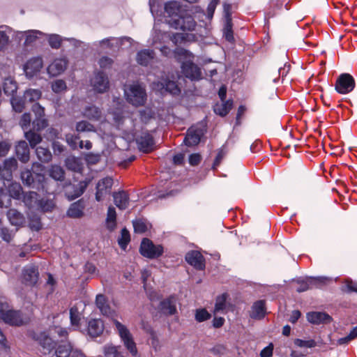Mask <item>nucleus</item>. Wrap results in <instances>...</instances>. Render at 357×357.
<instances>
[{
  "label": "nucleus",
  "instance_id": "c03bdc74",
  "mask_svg": "<svg viewBox=\"0 0 357 357\" xmlns=\"http://www.w3.org/2000/svg\"><path fill=\"white\" fill-rule=\"evenodd\" d=\"M54 206L55 204L51 199H39L36 209L47 212L51 211Z\"/></svg>",
  "mask_w": 357,
  "mask_h": 357
},
{
  "label": "nucleus",
  "instance_id": "79ce46f5",
  "mask_svg": "<svg viewBox=\"0 0 357 357\" xmlns=\"http://www.w3.org/2000/svg\"><path fill=\"white\" fill-rule=\"evenodd\" d=\"M331 280V278H328L327 277H319L314 279V281H311L310 284L307 282H302L301 284L300 287L297 289L298 292H303L306 290H307L310 288V285L315 283H321V284H326Z\"/></svg>",
  "mask_w": 357,
  "mask_h": 357
},
{
  "label": "nucleus",
  "instance_id": "338daca9",
  "mask_svg": "<svg viewBox=\"0 0 357 357\" xmlns=\"http://www.w3.org/2000/svg\"><path fill=\"white\" fill-rule=\"evenodd\" d=\"M113 61L107 56H103L99 60L100 67L102 68H107L112 66Z\"/></svg>",
  "mask_w": 357,
  "mask_h": 357
},
{
  "label": "nucleus",
  "instance_id": "bf43d9fd",
  "mask_svg": "<svg viewBox=\"0 0 357 357\" xmlns=\"http://www.w3.org/2000/svg\"><path fill=\"white\" fill-rule=\"evenodd\" d=\"M294 344L299 347L312 348L314 347L317 344L313 340H303L301 339H296Z\"/></svg>",
  "mask_w": 357,
  "mask_h": 357
},
{
  "label": "nucleus",
  "instance_id": "a18cd8bd",
  "mask_svg": "<svg viewBox=\"0 0 357 357\" xmlns=\"http://www.w3.org/2000/svg\"><path fill=\"white\" fill-rule=\"evenodd\" d=\"M41 96V92L38 89H28L24 92V99L25 102H34Z\"/></svg>",
  "mask_w": 357,
  "mask_h": 357
},
{
  "label": "nucleus",
  "instance_id": "2f4dec72",
  "mask_svg": "<svg viewBox=\"0 0 357 357\" xmlns=\"http://www.w3.org/2000/svg\"><path fill=\"white\" fill-rule=\"evenodd\" d=\"M282 67L270 66L264 73V79L267 83L276 82L280 77Z\"/></svg>",
  "mask_w": 357,
  "mask_h": 357
},
{
  "label": "nucleus",
  "instance_id": "f704fd0d",
  "mask_svg": "<svg viewBox=\"0 0 357 357\" xmlns=\"http://www.w3.org/2000/svg\"><path fill=\"white\" fill-rule=\"evenodd\" d=\"M232 107V101L227 100L222 101L220 103H217L214 106V112L215 114L221 116H224L228 114Z\"/></svg>",
  "mask_w": 357,
  "mask_h": 357
},
{
  "label": "nucleus",
  "instance_id": "864d4df0",
  "mask_svg": "<svg viewBox=\"0 0 357 357\" xmlns=\"http://www.w3.org/2000/svg\"><path fill=\"white\" fill-rule=\"evenodd\" d=\"M52 89L55 93H61L67 89L66 82L62 79H56L52 82Z\"/></svg>",
  "mask_w": 357,
  "mask_h": 357
},
{
  "label": "nucleus",
  "instance_id": "412c9836",
  "mask_svg": "<svg viewBox=\"0 0 357 357\" xmlns=\"http://www.w3.org/2000/svg\"><path fill=\"white\" fill-rule=\"evenodd\" d=\"M183 73L190 79H199L202 73L200 69L192 62H185L182 65Z\"/></svg>",
  "mask_w": 357,
  "mask_h": 357
},
{
  "label": "nucleus",
  "instance_id": "e2e57ef3",
  "mask_svg": "<svg viewBox=\"0 0 357 357\" xmlns=\"http://www.w3.org/2000/svg\"><path fill=\"white\" fill-rule=\"evenodd\" d=\"M31 121V117L29 113H24L20 119V125L22 128L25 130L28 129Z\"/></svg>",
  "mask_w": 357,
  "mask_h": 357
},
{
  "label": "nucleus",
  "instance_id": "e433bc0d",
  "mask_svg": "<svg viewBox=\"0 0 357 357\" xmlns=\"http://www.w3.org/2000/svg\"><path fill=\"white\" fill-rule=\"evenodd\" d=\"M8 190L9 195L13 199L20 200L22 197L23 190L21 185L19 183L13 182L8 187Z\"/></svg>",
  "mask_w": 357,
  "mask_h": 357
},
{
  "label": "nucleus",
  "instance_id": "7ed1b4c3",
  "mask_svg": "<svg viewBox=\"0 0 357 357\" xmlns=\"http://www.w3.org/2000/svg\"><path fill=\"white\" fill-rule=\"evenodd\" d=\"M114 324L117 328L119 335L123 342L124 346L130 352L132 356H136L137 349L136 344L133 340L132 334L129 330L119 321L115 320Z\"/></svg>",
  "mask_w": 357,
  "mask_h": 357
},
{
  "label": "nucleus",
  "instance_id": "1a4fd4ad",
  "mask_svg": "<svg viewBox=\"0 0 357 357\" xmlns=\"http://www.w3.org/2000/svg\"><path fill=\"white\" fill-rule=\"evenodd\" d=\"M43 66L41 57H33L29 59L24 65L23 69L25 75L29 78H32L38 75Z\"/></svg>",
  "mask_w": 357,
  "mask_h": 357
},
{
  "label": "nucleus",
  "instance_id": "4468645a",
  "mask_svg": "<svg viewBox=\"0 0 357 357\" xmlns=\"http://www.w3.org/2000/svg\"><path fill=\"white\" fill-rule=\"evenodd\" d=\"M202 135L203 132L202 129L192 126L188 130L183 142L188 146L197 145L200 142V139Z\"/></svg>",
  "mask_w": 357,
  "mask_h": 357
},
{
  "label": "nucleus",
  "instance_id": "9d476101",
  "mask_svg": "<svg viewBox=\"0 0 357 357\" xmlns=\"http://www.w3.org/2000/svg\"><path fill=\"white\" fill-rule=\"evenodd\" d=\"M32 111L35 114V119L33 121V128L37 131H40L47 127L48 123L45 118L44 108L38 103H35L32 106Z\"/></svg>",
  "mask_w": 357,
  "mask_h": 357
},
{
  "label": "nucleus",
  "instance_id": "473e14b6",
  "mask_svg": "<svg viewBox=\"0 0 357 357\" xmlns=\"http://www.w3.org/2000/svg\"><path fill=\"white\" fill-rule=\"evenodd\" d=\"M103 324L100 319H93L89 322L88 333L92 337L99 336L103 331Z\"/></svg>",
  "mask_w": 357,
  "mask_h": 357
},
{
  "label": "nucleus",
  "instance_id": "a878e982",
  "mask_svg": "<svg viewBox=\"0 0 357 357\" xmlns=\"http://www.w3.org/2000/svg\"><path fill=\"white\" fill-rule=\"evenodd\" d=\"M82 115L91 121H100L102 116V111L95 105L86 106L83 109Z\"/></svg>",
  "mask_w": 357,
  "mask_h": 357
},
{
  "label": "nucleus",
  "instance_id": "680f3d73",
  "mask_svg": "<svg viewBox=\"0 0 357 357\" xmlns=\"http://www.w3.org/2000/svg\"><path fill=\"white\" fill-rule=\"evenodd\" d=\"M357 337V326L354 328L353 330L349 333L348 335L344 337L340 338L338 340V343L340 344H347L349 341L354 340Z\"/></svg>",
  "mask_w": 357,
  "mask_h": 357
},
{
  "label": "nucleus",
  "instance_id": "ea45409f",
  "mask_svg": "<svg viewBox=\"0 0 357 357\" xmlns=\"http://www.w3.org/2000/svg\"><path fill=\"white\" fill-rule=\"evenodd\" d=\"M36 153L39 160L43 162H48L52 160V155L50 151L45 147L38 146L36 149Z\"/></svg>",
  "mask_w": 357,
  "mask_h": 357
},
{
  "label": "nucleus",
  "instance_id": "393cba45",
  "mask_svg": "<svg viewBox=\"0 0 357 357\" xmlns=\"http://www.w3.org/2000/svg\"><path fill=\"white\" fill-rule=\"evenodd\" d=\"M96 304L103 315L112 316L113 314V310L111 309L107 299L103 294L96 296Z\"/></svg>",
  "mask_w": 357,
  "mask_h": 357
},
{
  "label": "nucleus",
  "instance_id": "f257e3e1",
  "mask_svg": "<svg viewBox=\"0 0 357 357\" xmlns=\"http://www.w3.org/2000/svg\"><path fill=\"white\" fill-rule=\"evenodd\" d=\"M0 320L15 326L26 324L29 321L20 311L10 309L6 303H0Z\"/></svg>",
  "mask_w": 357,
  "mask_h": 357
},
{
  "label": "nucleus",
  "instance_id": "6e6d98bb",
  "mask_svg": "<svg viewBox=\"0 0 357 357\" xmlns=\"http://www.w3.org/2000/svg\"><path fill=\"white\" fill-rule=\"evenodd\" d=\"M226 298H227V296L225 294H222L216 298L215 309H214L215 313L222 311L225 308Z\"/></svg>",
  "mask_w": 357,
  "mask_h": 357
},
{
  "label": "nucleus",
  "instance_id": "603ef678",
  "mask_svg": "<svg viewBox=\"0 0 357 357\" xmlns=\"http://www.w3.org/2000/svg\"><path fill=\"white\" fill-rule=\"evenodd\" d=\"M195 319L198 322H202L211 318V314L204 308L197 309L195 311Z\"/></svg>",
  "mask_w": 357,
  "mask_h": 357
},
{
  "label": "nucleus",
  "instance_id": "052dcab7",
  "mask_svg": "<svg viewBox=\"0 0 357 357\" xmlns=\"http://www.w3.org/2000/svg\"><path fill=\"white\" fill-rule=\"evenodd\" d=\"M49 44L54 49H58L61 46V39L59 35L52 34L49 36Z\"/></svg>",
  "mask_w": 357,
  "mask_h": 357
},
{
  "label": "nucleus",
  "instance_id": "5701e85b",
  "mask_svg": "<svg viewBox=\"0 0 357 357\" xmlns=\"http://www.w3.org/2000/svg\"><path fill=\"white\" fill-rule=\"evenodd\" d=\"M266 314L265 303L264 301H258L252 305L250 312V317L252 319L260 320Z\"/></svg>",
  "mask_w": 357,
  "mask_h": 357
},
{
  "label": "nucleus",
  "instance_id": "39448f33",
  "mask_svg": "<svg viewBox=\"0 0 357 357\" xmlns=\"http://www.w3.org/2000/svg\"><path fill=\"white\" fill-rule=\"evenodd\" d=\"M140 253L145 257L154 259L160 257L163 253V248L160 245H154L153 242L144 238L141 243Z\"/></svg>",
  "mask_w": 357,
  "mask_h": 357
},
{
  "label": "nucleus",
  "instance_id": "13d9d810",
  "mask_svg": "<svg viewBox=\"0 0 357 357\" xmlns=\"http://www.w3.org/2000/svg\"><path fill=\"white\" fill-rule=\"evenodd\" d=\"M21 179L23 183L27 186H30L33 183V177L31 171L25 169L21 173Z\"/></svg>",
  "mask_w": 357,
  "mask_h": 357
},
{
  "label": "nucleus",
  "instance_id": "a211bd4d",
  "mask_svg": "<svg viewBox=\"0 0 357 357\" xmlns=\"http://www.w3.org/2000/svg\"><path fill=\"white\" fill-rule=\"evenodd\" d=\"M68 61L66 59H56L47 67V73L51 76H57L66 69Z\"/></svg>",
  "mask_w": 357,
  "mask_h": 357
},
{
  "label": "nucleus",
  "instance_id": "bb28decb",
  "mask_svg": "<svg viewBox=\"0 0 357 357\" xmlns=\"http://www.w3.org/2000/svg\"><path fill=\"white\" fill-rule=\"evenodd\" d=\"M16 154L19 160L26 163L29 160V149L25 141H20L15 146Z\"/></svg>",
  "mask_w": 357,
  "mask_h": 357
},
{
  "label": "nucleus",
  "instance_id": "4be33fe9",
  "mask_svg": "<svg viewBox=\"0 0 357 357\" xmlns=\"http://www.w3.org/2000/svg\"><path fill=\"white\" fill-rule=\"evenodd\" d=\"M165 10L166 13L171 19L179 17L182 14V7L181 3L176 1H169L165 3Z\"/></svg>",
  "mask_w": 357,
  "mask_h": 357
},
{
  "label": "nucleus",
  "instance_id": "20e7f679",
  "mask_svg": "<svg viewBox=\"0 0 357 357\" xmlns=\"http://www.w3.org/2000/svg\"><path fill=\"white\" fill-rule=\"evenodd\" d=\"M90 85L94 92L104 93L109 89V80L103 72H97L90 79Z\"/></svg>",
  "mask_w": 357,
  "mask_h": 357
},
{
  "label": "nucleus",
  "instance_id": "9b49d317",
  "mask_svg": "<svg viewBox=\"0 0 357 357\" xmlns=\"http://www.w3.org/2000/svg\"><path fill=\"white\" fill-rule=\"evenodd\" d=\"M39 279L38 268L34 265H28L22 271V282L27 286H35Z\"/></svg>",
  "mask_w": 357,
  "mask_h": 357
},
{
  "label": "nucleus",
  "instance_id": "7c9ffc66",
  "mask_svg": "<svg viewBox=\"0 0 357 357\" xmlns=\"http://www.w3.org/2000/svg\"><path fill=\"white\" fill-rule=\"evenodd\" d=\"M7 217L10 222L15 226H21L25 221L23 214L15 208H10L8 211Z\"/></svg>",
  "mask_w": 357,
  "mask_h": 357
},
{
  "label": "nucleus",
  "instance_id": "5fc2aeb1",
  "mask_svg": "<svg viewBox=\"0 0 357 357\" xmlns=\"http://www.w3.org/2000/svg\"><path fill=\"white\" fill-rule=\"evenodd\" d=\"M118 241L120 247L123 249H125L128 243L130 242V234L126 228L121 229V238Z\"/></svg>",
  "mask_w": 357,
  "mask_h": 357
},
{
  "label": "nucleus",
  "instance_id": "4d7b16f0",
  "mask_svg": "<svg viewBox=\"0 0 357 357\" xmlns=\"http://www.w3.org/2000/svg\"><path fill=\"white\" fill-rule=\"evenodd\" d=\"M66 165L68 169L74 172H78L80 169L79 161L75 157H69L66 160Z\"/></svg>",
  "mask_w": 357,
  "mask_h": 357
},
{
  "label": "nucleus",
  "instance_id": "8fccbe9b",
  "mask_svg": "<svg viewBox=\"0 0 357 357\" xmlns=\"http://www.w3.org/2000/svg\"><path fill=\"white\" fill-rule=\"evenodd\" d=\"M80 313L77 307H72L70 310V319L73 326H78L80 321Z\"/></svg>",
  "mask_w": 357,
  "mask_h": 357
},
{
  "label": "nucleus",
  "instance_id": "f8f14e48",
  "mask_svg": "<svg viewBox=\"0 0 357 357\" xmlns=\"http://www.w3.org/2000/svg\"><path fill=\"white\" fill-rule=\"evenodd\" d=\"M112 185L113 180L109 177H106L100 180L96 185V201H101L106 195L109 194Z\"/></svg>",
  "mask_w": 357,
  "mask_h": 357
},
{
  "label": "nucleus",
  "instance_id": "c9c22d12",
  "mask_svg": "<svg viewBox=\"0 0 357 357\" xmlns=\"http://www.w3.org/2000/svg\"><path fill=\"white\" fill-rule=\"evenodd\" d=\"M160 309L162 313L168 315L174 314L176 312L175 303L171 298L161 301Z\"/></svg>",
  "mask_w": 357,
  "mask_h": 357
},
{
  "label": "nucleus",
  "instance_id": "f3484780",
  "mask_svg": "<svg viewBox=\"0 0 357 357\" xmlns=\"http://www.w3.org/2000/svg\"><path fill=\"white\" fill-rule=\"evenodd\" d=\"M307 321L312 324H326L332 321L331 317L321 312H308L306 315Z\"/></svg>",
  "mask_w": 357,
  "mask_h": 357
},
{
  "label": "nucleus",
  "instance_id": "09e8293b",
  "mask_svg": "<svg viewBox=\"0 0 357 357\" xmlns=\"http://www.w3.org/2000/svg\"><path fill=\"white\" fill-rule=\"evenodd\" d=\"M105 357H121L118 351V347L112 344H107L104 347Z\"/></svg>",
  "mask_w": 357,
  "mask_h": 357
},
{
  "label": "nucleus",
  "instance_id": "f03ea898",
  "mask_svg": "<svg viewBox=\"0 0 357 357\" xmlns=\"http://www.w3.org/2000/svg\"><path fill=\"white\" fill-rule=\"evenodd\" d=\"M124 91L126 100L134 106L143 105L146 100V91L139 84L134 83L128 85Z\"/></svg>",
  "mask_w": 357,
  "mask_h": 357
},
{
  "label": "nucleus",
  "instance_id": "37998d69",
  "mask_svg": "<svg viewBox=\"0 0 357 357\" xmlns=\"http://www.w3.org/2000/svg\"><path fill=\"white\" fill-rule=\"evenodd\" d=\"M25 36V45H31L33 44L40 36L43 35V33L38 31L30 30L24 33Z\"/></svg>",
  "mask_w": 357,
  "mask_h": 357
},
{
  "label": "nucleus",
  "instance_id": "6e6552de",
  "mask_svg": "<svg viewBox=\"0 0 357 357\" xmlns=\"http://www.w3.org/2000/svg\"><path fill=\"white\" fill-rule=\"evenodd\" d=\"M355 86V81L351 75L343 73L339 76L335 83V90L342 94L351 92Z\"/></svg>",
  "mask_w": 357,
  "mask_h": 357
},
{
  "label": "nucleus",
  "instance_id": "aec40b11",
  "mask_svg": "<svg viewBox=\"0 0 357 357\" xmlns=\"http://www.w3.org/2000/svg\"><path fill=\"white\" fill-rule=\"evenodd\" d=\"M114 203L120 210H125L128 207L130 202L129 195L124 190L114 192L112 194Z\"/></svg>",
  "mask_w": 357,
  "mask_h": 357
},
{
  "label": "nucleus",
  "instance_id": "58836bf2",
  "mask_svg": "<svg viewBox=\"0 0 357 357\" xmlns=\"http://www.w3.org/2000/svg\"><path fill=\"white\" fill-rule=\"evenodd\" d=\"M49 175L56 181H63L65 178L63 169L59 165H52L49 169Z\"/></svg>",
  "mask_w": 357,
  "mask_h": 357
},
{
  "label": "nucleus",
  "instance_id": "0eeeda50",
  "mask_svg": "<svg viewBox=\"0 0 357 357\" xmlns=\"http://www.w3.org/2000/svg\"><path fill=\"white\" fill-rule=\"evenodd\" d=\"M152 89L161 93L169 92L172 94H177L180 92V89L175 82L163 77L160 80L153 82Z\"/></svg>",
  "mask_w": 357,
  "mask_h": 357
},
{
  "label": "nucleus",
  "instance_id": "dca6fc26",
  "mask_svg": "<svg viewBox=\"0 0 357 357\" xmlns=\"http://www.w3.org/2000/svg\"><path fill=\"white\" fill-rule=\"evenodd\" d=\"M136 142L140 151L149 153L153 150V140L151 135L148 132H142L137 137Z\"/></svg>",
  "mask_w": 357,
  "mask_h": 357
},
{
  "label": "nucleus",
  "instance_id": "774afa93",
  "mask_svg": "<svg viewBox=\"0 0 357 357\" xmlns=\"http://www.w3.org/2000/svg\"><path fill=\"white\" fill-rule=\"evenodd\" d=\"M10 144L3 141L0 142V156H5L10 149Z\"/></svg>",
  "mask_w": 357,
  "mask_h": 357
},
{
  "label": "nucleus",
  "instance_id": "c85d7f7f",
  "mask_svg": "<svg viewBox=\"0 0 357 357\" xmlns=\"http://www.w3.org/2000/svg\"><path fill=\"white\" fill-rule=\"evenodd\" d=\"M84 204L82 200L72 204L67 211L68 216L73 218H79L84 215Z\"/></svg>",
  "mask_w": 357,
  "mask_h": 357
},
{
  "label": "nucleus",
  "instance_id": "cd10ccee",
  "mask_svg": "<svg viewBox=\"0 0 357 357\" xmlns=\"http://www.w3.org/2000/svg\"><path fill=\"white\" fill-rule=\"evenodd\" d=\"M155 57L153 50H143L137 52L136 61L141 66H146Z\"/></svg>",
  "mask_w": 357,
  "mask_h": 357
},
{
  "label": "nucleus",
  "instance_id": "a19ab883",
  "mask_svg": "<svg viewBox=\"0 0 357 357\" xmlns=\"http://www.w3.org/2000/svg\"><path fill=\"white\" fill-rule=\"evenodd\" d=\"M116 213L113 206H109L107 210L106 225L109 230H113L116 227Z\"/></svg>",
  "mask_w": 357,
  "mask_h": 357
},
{
  "label": "nucleus",
  "instance_id": "423d86ee",
  "mask_svg": "<svg viewBox=\"0 0 357 357\" xmlns=\"http://www.w3.org/2000/svg\"><path fill=\"white\" fill-rule=\"evenodd\" d=\"M169 24L176 29L182 31H193L197 25L196 22L191 15H181L176 19H170L168 21Z\"/></svg>",
  "mask_w": 357,
  "mask_h": 357
},
{
  "label": "nucleus",
  "instance_id": "b1692460",
  "mask_svg": "<svg viewBox=\"0 0 357 357\" xmlns=\"http://www.w3.org/2000/svg\"><path fill=\"white\" fill-rule=\"evenodd\" d=\"M89 183V181H82L77 185L73 187V192H71L68 189H67L66 191V197L69 200H73L77 197L81 196L85 191Z\"/></svg>",
  "mask_w": 357,
  "mask_h": 357
},
{
  "label": "nucleus",
  "instance_id": "69168bd1",
  "mask_svg": "<svg viewBox=\"0 0 357 357\" xmlns=\"http://www.w3.org/2000/svg\"><path fill=\"white\" fill-rule=\"evenodd\" d=\"M0 236L3 241L8 243L12 241L13 235L8 228L2 227L0 229Z\"/></svg>",
  "mask_w": 357,
  "mask_h": 357
},
{
  "label": "nucleus",
  "instance_id": "0e129e2a",
  "mask_svg": "<svg viewBox=\"0 0 357 357\" xmlns=\"http://www.w3.org/2000/svg\"><path fill=\"white\" fill-rule=\"evenodd\" d=\"M132 223L135 232L143 233L147 229L146 224L141 220H134Z\"/></svg>",
  "mask_w": 357,
  "mask_h": 357
},
{
  "label": "nucleus",
  "instance_id": "de8ad7c7",
  "mask_svg": "<svg viewBox=\"0 0 357 357\" xmlns=\"http://www.w3.org/2000/svg\"><path fill=\"white\" fill-rule=\"evenodd\" d=\"M71 346L69 344L59 345L52 357H68L71 351Z\"/></svg>",
  "mask_w": 357,
  "mask_h": 357
},
{
  "label": "nucleus",
  "instance_id": "49530a36",
  "mask_svg": "<svg viewBox=\"0 0 357 357\" xmlns=\"http://www.w3.org/2000/svg\"><path fill=\"white\" fill-rule=\"evenodd\" d=\"M75 130L78 132H95V127L86 121H81L76 123Z\"/></svg>",
  "mask_w": 357,
  "mask_h": 357
},
{
  "label": "nucleus",
  "instance_id": "4c0bfd02",
  "mask_svg": "<svg viewBox=\"0 0 357 357\" xmlns=\"http://www.w3.org/2000/svg\"><path fill=\"white\" fill-rule=\"evenodd\" d=\"M24 137L28 140L31 148H34L42 141V137L40 135L31 130L26 131L24 132Z\"/></svg>",
  "mask_w": 357,
  "mask_h": 357
},
{
  "label": "nucleus",
  "instance_id": "6ab92c4d",
  "mask_svg": "<svg viewBox=\"0 0 357 357\" xmlns=\"http://www.w3.org/2000/svg\"><path fill=\"white\" fill-rule=\"evenodd\" d=\"M185 260L188 264L199 270L204 269L205 265L202 254L198 251H191L186 254Z\"/></svg>",
  "mask_w": 357,
  "mask_h": 357
},
{
  "label": "nucleus",
  "instance_id": "ddd939ff",
  "mask_svg": "<svg viewBox=\"0 0 357 357\" xmlns=\"http://www.w3.org/2000/svg\"><path fill=\"white\" fill-rule=\"evenodd\" d=\"M31 337L48 352L55 347V342L46 332L33 333Z\"/></svg>",
  "mask_w": 357,
  "mask_h": 357
},
{
  "label": "nucleus",
  "instance_id": "c756f323",
  "mask_svg": "<svg viewBox=\"0 0 357 357\" xmlns=\"http://www.w3.org/2000/svg\"><path fill=\"white\" fill-rule=\"evenodd\" d=\"M22 202L29 209H36L39 198L36 192L29 191L24 193L22 196Z\"/></svg>",
  "mask_w": 357,
  "mask_h": 357
},
{
  "label": "nucleus",
  "instance_id": "2eb2a0df",
  "mask_svg": "<svg viewBox=\"0 0 357 357\" xmlns=\"http://www.w3.org/2000/svg\"><path fill=\"white\" fill-rule=\"evenodd\" d=\"M17 167V162L14 158L4 160L3 167H0V175L2 178L9 181L12 178V172Z\"/></svg>",
  "mask_w": 357,
  "mask_h": 357
},
{
  "label": "nucleus",
  "instance_id": "3c124183",
  "mask_svg": "<svg viewBox=\"0 0 357 357\" xmlns=\"http://www.w3.org/2000/svg\"><path fill=\"white\" fill-rule=\"evenodd\" d=\"M224 33L226 39L228 41H231L234 39L233 33L231 30V16L227 13L225 26L224 28Z\"/></svg>",
  "mask_w": 357,
  "mask_h": 357
},
{
  "label": "nucleus",
  "instance_id": "72a5a7b5",
  "mask_svg": "<svg viewBox=\"0 0 357 357\" xmlns=\"http://www.w3.org/2000/svg\"><path fill=\"white\" fill-rule=\"evenodd\" d=\"M3 89L6 94L11 96L12 97L14 96L15 93H16L17 85L13 77L10 75L4 77Z\"/></svg>",
  "mask_w": 357,
  "mask_h": 357
}]
</instances>
